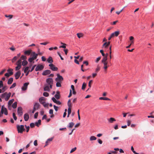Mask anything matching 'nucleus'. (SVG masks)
I'll return each instance as SVG.
<instances>
[{"mask_svg": "<svg viewBox=\"0 0 154 154\" xmlns=\"http://www.w3.org/2000/svg\"><path fill=\"white\" fill-rule=\"evenodd\" d=\"M24 127V125H17V128L18 133L22 134L23 131H25L26 129Z\"/></svg>", "mask_w": 154, "mask_h": 154, "instance_id": "f257e3e1", "label": "nucleus"}, {"mask_svg": "<svg viewBox=\"0 0 154 154\" xmlns=\"http://www.w3.org/2000/svg\"><path fill=\"white\" fill-rule=\"evenodd\" d=\"M57 77L55 79V80L56 82H61V81L63 80V78L62 76L60 75L59 73L57 74Z\"/></svg>", "mask_w": 154, "mask_h": 154, "instance_id": "f03ea898", "label": "nucleus"}, {"mask_svg": "<svg viewBox=\"0 0 154 154\" xmlns=\"http://www.w3.org/2000/svg\"><path fill=\"white\" fill-rule=\"evenodd\" d=\"M48 66L50 67V69L53 71H56L58 70L57 67L55 66L53 64H49Z\"/></svg>", "mask_w": 154, "mask_h": 154, "instance_id": "7ed1b4c3", "label": "nucleus"}, {"mask_svg": "<svg viewBox=\"0 0 154 154\" xmlns=\"http://www.w3.org/2000/svg\"><path fill=\"white\" fill-rule=\"evenodd\" d=\"M17 113L19 116H22L23 112L22 111V108L21 106L18 107L17 108Z\"/></svg>", "mask_w": 154, "mask_h": 154, "instance_id": "20e7f679", "label": "nucleus"}, {"mask_svg": "<svg viewBox=\"0 0 154 154\" xmlns=\"http://www.w3.org/2000/svg\"><path fill=\"white\" fill-rule=\"evenodd\" d=\"M44 68V66L42 65H38L35 68V71H37L42 70Z\"/></svg>", "mask_w": 154, "mask_h": 154, "instance_id": "39448f33", "label": "nucleus"}, {"mask_svg": "<svg viewBox=\"0 0 154 154\" xmlns=\"http://www.w3.org/2000/svg\"><path fill=\"white\" fill-rule=\"evenodd\" d=\"M46 82L48 85L53 84V80L51 78H48L46 79Z\"/></svg>", "mask_w": 154, "mask_h": 154, "instance_id": "423d86ee", "label": "nucleus"}, {"mask_svg": "<svg viewBox=\"0 0 154 154\" xmlns=\"http://www.w3.org/2000/svg\"><path fill=\"white\" fill-rule=\"evenodd\" d=\"M29 84V82H26L24 83L23 86L21 88L22 90L23 91H25L26 90L28 87V86Z\"/></svg>", "mask_w": 154, "mask_h": 154, "instance_id": "0eeeda50", "label": "nucleus"}, {"mask_svg": "<svg viewBox=\"0 0 154 154\" xmlns=\"http://www.w3.org/2000/svg\"><path fill=\"white\" fill-rule=\"evenodd\" d=\"M51 73V71L49 69H47L43 71L42 75L44 76H46L50 74Z\"/></svg>", "mask_w": 154, "mask_h": 154, "instance_id": "6e6552de", "label": "nucleus"}, {"mask_svg": "<svg viewBox=\"0 0 154 154\" xmlns=\"http://www.w3.org/2000/svg\"><path fill=\"white\" fill-rule=\"evenodd\" d=\"M21 73L20 71L17 72L14 74V76L16 79H18L21 75Z\"/></svg>", "mask_w": 154, "mask_h": 154, "instance_id": "1a4fd4ad", "label": "nucleus"}, {"mask_svg": "<svg viewBox=\"0 0 154 154\" xmlns=\"http://www.w3.org/2000/svg\"><path fill=\"white\" fill-rule=\"evenodd\" d=\"M38 55V54H36L35 52H32V54L31 55V56H32V57H31L32 58L33 60H34L37 58Z\"/></svg>", "mask_w": 154, "mask_h": 154, "instance_id": "9d476101", "label": "nucleus"}, {"mask_svg": "<svg viewBox=\"0 0 154 154\" xmlns=\"http://www.w3.org/2000/svg\"><path fill=\"white\" fill-rule=\"evenodd\" d=\"M119 34V31H116L112 33L111 35V36H112V37H113L114 36L117 37L118 36V35Z\"/></svg>", "mask_w": 154, "mask_h": 154, "instance_id": "9b49d317", "label": "nucleus"}, {"mask_svg": "<svg viewBox=\"0 0 154 154\" xmlns=\"http://www.w3.org/2000/svg\"><path fill=\"white\" fill-rule=\"evenodd\" d=\"M47 61L48 63H50V64H52L53 60L52 57L50 56H49L47 59Z\"/></svg>", "mask_w": 154, "mask_h": 154, "instance_id": "f8f14e48", "label": "nucleus"}, {"mask_svg": "<svg viewBox=\"0 0 154 154\" xmlns=\"http://www.w3.org/2000/svg\"><path fill=\"white\" fill-rule=\"evenodd\" d=\"M11 92H9L8 93H7V94L5 97V100L6 101H8L11 97Z\"/></svg>", "mask_w": 154, "mask_h": 154, "instance_id": "ddd939ff", "label": "nucleus"}, {"mask_svg": "<svg viewBox=\"0 0 154 154\" xmlns=\"http://www.w3.org/2000/svg\"><path fill=\"white\" fill-rule=\"evenodd\" d=\"M36 66V65H34L32 67V69L29 70L25 74L26 76H27L29 74V72H32L34 69L35 67Z\"/></svg>", "mask_w": 154, "mask_h": 154, "instance_id": "4468645a", "label": "nucleus"}, {"mask_svg": "<svg viewBox=\"0 0 154 154\" xmlns=\"http://www.w3.org/2000/svg\"><path fill=\"white\" fill-rule=\"evenodd\" d=\"M24 118L25 121H27L29 118V115L28 114L26 113L24 115Z\"/></svg>", "mask_w": 154, "mask_h": 154, "instance_id": "2eb2a0df", "label": "nucleus"}, {"mask_svg": "<svg viewBox=\"0 0 154 154\" xmlns=\"http://www.w3.org/2000/svg\"><path fill=\"white\" fill-rule=\"evenodd\" d=\"M41 119H39L38 121V122H35V125L37 127H39V125H41Z\"/></svg>", "mask_w": 154, "mask_h": 154, "instance_id": "dca6fc26", "label": "nucleus"}, {"mask_svg": "<svg viewBox=\"0 0 154 154\" xmlns=\"http://www.w3.org/2000/svg\"><path fill=\"white\" fill-rule=\"evenodd\" d=\"M45 100V98L44 97H40L39 99V102L41 104L42 103H44Z\"/></svg>", "mask_w": 154, "mask_h": 154, "instance_id": "f3484780", "label": "nucleus"}, {"mask_svg": "<svg viewBox=\"0 0 154 154\" xmlns=\"http://www.w3.org/2000/svg\"><path fill=\"white\" fill-rule=\"evenodd\" d=\"M8 73L11 75L13 74V69L11 68H9L7 70Z\"/></svg>", "mask_w": 154, "mask_h": 154, "instance_id": "a211bd4d", "label": "nucleus"}, {"mask_svg": "<svg viewBox=\"0 0 154 154\" xmlns=\"http://www.w3.org/2000/svg\"><path fill=\"white\" fill-rule=\"evenodd\" d=\"M31 50H27L24 52V54L25 55H29L31 54Z\"/></svg>", "mask_w": 154, "mask_h": 154, "instance_id": "6ab92c4d", "label": "nucleus"}, {"mask_svg": "<svg viewBox=\"0 0 154 154\" xmlns=\"http://www.w3.org/2000/svg\"><path fill=\"white\" fill-rule=\"evenodd\" d=\"M107 120L110 123H112L114 122L115 121H116V119L113 118H110L109 119H107Z\"/></svg>", "mask_w": 154, "mask_h": 154, "instance_id": "aec40b11", "label": "nucleus"}, {"mask_svg": "<svg viewBox=\"0 0 154 154\" xmlns=\"http://www.w3.org/2000/svg\"><path fill=\"white\" fill-rule=\"evenodd\" d=\"M13 81V78L11 77L8 79L7 83L8 85H10L12 83Z\"/></svg>", "mask_w": 154, "mask_h": 154, "instance_id": "412c9836", "label": "nucleus"}, {"mask_svg": "<svg viewBox=\"0 0 154 154\" xmlns=\"http://www.w3.org/2000/svg\"><path fill=\"white\" fill-rule=\"evenodd\" d=\"M74 125V123L73 122H70L69 123L67 126V127L69 128H72Z\"/></svg>", "mask_w": 154, "mask_h": 154, "instance_id": "4be33fe9", "label": "nucleus"}, {"mask_svg": "<svg viewBox=\"0 0 154 154\" xmlns=\"http://www.w3.org/2000/svg\"><path fill=\"white\" fill-rule=\"evenodd\" d=\"M44 90L45 91H49L50 90L48 85H47L44 87Z\"/></svg>", "mask_w": 154, "mask_h": 154, "instance_id": "5701e85b", "label": "nucleus"}, {"mask_svg": "<svg viewBox=\"0 0 154 154\" xmlns=\"http://www.w3.org/2000/svg\"><path fill=\"white\" fill-rule=\"evenodd\" d=\"M17 105V102H14L12 105V107L13 109L16 108Z\"/></svg>", "mask_w": 154, "mask_h": 154, "instance_id": "b1692460", "label": "nucleus"}, {"mask_svg": "<svg viewBox=\"0 0 154 154\" xmlns=\"http://www.w3.org/2000/svg\"><path fill=\"white\" fill-rule=\"evenodd\" d=\"M40 106V105L38 103H35L34 105V106L35 107V109H38Z\"/></svg>", "mask_w": 154, "mask_h": 154, "instance_id": "393cba45", "label": "nucleus"}, {"mask_svg": "<svg viewBox=\"0 0 154 154\" xmlns=\"http://www.w3.org/2000/svg\"><path fill=\"white\" fill-rule=\"evenodd\" d=\"M100 100H110V99L106 97H100L99 98Z\"/></svg>", "mask_w": 154, "mask_h": 154, "instance_id": "a878e982", "label": "nucleus"}, {"mask_svg": "<svg viewBox=\"0 0 154 154\" xmlns=\"http://www.w3.org/2000/svg\"><path fill=\"white\" fill-rule=\"evenodd\" d=\"M17 66L15 67V69L16 71H18L20 69L22 65H17Z\"/></svg>", "mask_w": 154, "mask_h": 154, "instance_id": "bb28decb", "label": "nucleus"}, {"mask_svg": "<svg viewBox=\"0 0 154 154\" xmlns=\"http://www.w3.org/2000/svg\"><path fill=\"white\" fill-rule=\"evenodd\" d=\"M7 94V92H5L4 93L1 94L0 95V97L2 98H5Z\"/></svg>", "mask_w": 154, "mask_h": 154, "instance_id": "cd10ccee", "label": "nucleus"}, {"mask_svg": "<svg viewBox=\"0 0 154 154\" xmlns=\"http://www.w3.org/2000/svg\"><path fill=\"white\" fill-rule=\"evenodd\" d=\"M28 63V62L26 60H23L22 62V65L23 66H25V65H27Z\"/></svg>", "mask_w": 154, "mask_h": 154, "instance_id": "c85d7f7f", "label": "nucleus"}, {"mask_svg": "<svg viewBox=\"0 0 154 154\" xmlns=\"http://www.w3.org/2000/svg\"><path fill=\"white\" fill-rule=\"evenodd\" d=\"M103 59L102 60V62H106V61L107 59V56H103Z\"/></svg>", "mask_w": 154, "mask_h": 154, "instance_id": "c756f323", "label": "nucleus"}, {"mask_svg": "<svg viewBox=\"0 0 154 154\" xmlns=\"http://www.w3.org/2000/svg\"><path fill=\"white\" fill-rule=\"evenodd\" d=\"M8 89V87L6 86H3L2 88V93L4 92Z\"/></svg>", "mask_w": 154, "mask_h": 154, "instance_id": "7c9ffc66", "label": "nucleus"}, {"mask_svg": "<svg viewBox=\"0 0 154 154\" xmlns=\"http://www.w3.org/2000/svg\"><path fill=\"white\" fill-rule=\"evenodd\" d=\"M86 83H85V82H83L82 84V89L83 90H85V89L86 88Z\"/></svg>", "mask_w": 154, "mask_h": 154, "instance_id": "2f4dec72", "label": "nucleus"}, {"mask_svg": "<svg viewBox=\"0 0 154 154\" xmlns=\"http://www.w3.org/2000/svg\"><path fill=\"white\" fill-rule=\"evenodd\" d=\"M26 56L23 55H21L20 58V59H21V60H26Z\"/></svg>", "mask_w": 154, "mask_h": 154, "instance_id": "473e14b6", "label": "nucleus"}, {"mask_svg": "<svg viewBox=\"0 0 154 154\" xmlns=\"http://www.w3.org/2000/svg\"><path fill=\"white\" fill-rule=\"evenodd\" d=\"M97 138L94 136H91L90 139V140L91 141L95 140H96Z\"/></svg>", "mask_w": 154, "mask_h": 154, "instance_id": "72a5a7b5", "label": "nucleus"}, {"mask_svg": "<svg viewBox=\"0 0 154 154\" xmlns=\"http://www.w3.org/2000/svg\"><path fill=\"white\" fill-rule=\"evenodd\" d=\"M57 83L56 84V86L57 87H60L61 86V82H57Z\"/></svg>", "mask_w": 154, "mask_h": 154, "instance_id": "f704fd0d", "label": "nucleus"}, {"mask_svg": "<svg viewBox=\"0 0 154 154\" xmlns=\"http://www.w3.org/2000/svg\"><path fill=\"white\" fill-rule=\"evenodd\" d=\"M14 101V99H12L11 100H10L8 102V104L9 105H11V104Z\"/></svg>", "mask_w": 154, "mask_h": 154, "instance_id": "c9c22d12", "label": "nucleus"}, {"mask_svg": "<svg viewBox=\"0 0 154 154\" xmlns=\"http://www.w3.org/2000/svg\"><path fill=\"white\" fill-rule=\"evenodd\" d=\"M71 113V109H70L69 108H68V114L67 116V117H69L70 114Z\"/></svg>", "mask_w": 154, "mask_h": 154, "instance_id": "e433bc0d", "label": "nucleus"}, {"mask_svg": "<svg viewBox=\"0 0 154 154\" xmlns=\"http://www.w3.org/2000/svg\"><path fill=\"white\" fill-rule=\"evenodd\" d=\"M61 44H63V45H61V46H60V47H59V48H66V44H64L62 42L61 43Z\"/></svg>", "mask_w": 154, "mask_h": 154, "instance_id": "4c0bfd02", "label": "nucleus"}, {"mask_svg": "<svg viewBox=\"0 0 154 154\" xmlns=\"http://www.w3.org/2000/svg\"><path fill=\"white\" fill-rule=\"evenodd\" d=\"M16 85V82L13 83L11 86L10 87V89H11L15 87Z\"/></svg>", "mask_w": 154, "mask_h": 154, "instance_id": "58836bf2", "label": "nucleus"}, {"mask_svg": "<svg viewBox=\"0 0 154 154\" xmlns=\"http://www.w3.org/2000/svg\"><path fill=\"white\" fill-rule=\"evenodd\" d=\"M4 113L5 115L7 116L8 114L7 110L6 108H4Z\"/></svg>", "mask_w": 154, "mask_h": 154, "instance_id": "ea45409f", "label": "nucleus"}, {"mask_svg": "<svg viewBox=\"0 0 154 154\" xmlns=\"http://www.w3.org/2000/svg\"><path fill=\"white\" fill-rule=\"evenodd\" d=\"M24 126L26 128V132H28L29 130V126H27L26 125H24Z\"/></svg>", "mask_w": 154, "mask_h": 154, "instance_id": "a19ab883", "label": "nucleus"}, {"mask_svg": "<svg viewBox=\"0 0 154 154\" xmlns=\"http://www.w3.org/2000/svg\"><path fill=\"white\" fill-rule=\"evenodd\" d=\"M21 60L20 59L17 61L16 64L18 65H22L21 64Z\"/></svg>", "mask_w": 154, "mask_h": 154, "instance_id": "79ce46f5", "label": "nucleus"}, {"mask_svg": "<svg viewBox=\"0 0 154 154\" xmlns=\"http://www.w3.org/2000/svg\"><path fill=\"white\" fill-rule=\"evenodd\" d=\"M43 95L45 97H48L49 95L48 93L47 92H44L43 93Z\"/></svg>", "mask_w": 154, "mask_h": 154, "instance_id": "37998d69", "label": "nucleus"}, {"mask_svg": "<svg viewBox=\"0 0 154 154\" xmlns=\"http://www.w3.org/2000/svg\"><path fill=\"white\" fill-rule=\"evenodd\" d=\"M18 58L17 57V56H14L12 60V62L13 63L14 61H15Z\"/></svg>", "mask_w": 154, "mask_h": 154, "instance_id": "c03bdc74", "label": "nucleus"}, {"mask_svg": "<svg viewBox=\"0 0 154 154\" xmlns=\"http://www.w3.org/2000/svg\"><path fill=\"white\" fill-rule=\"evenodd\" d=\"M12 115L15 121L17 119V117L16 116L15 113L14 112L13 113Z\"/></svg>", "mask_w": 154, "mask_h": 154, "instance_id": "a18cd8bd", "label": "nucleus"}, {"mask_svg": "<svg viewBox=\"0 0 154 154\" xmlns=\"http://www.w3.org/2000/svg\"><path fill=\"white\" fill-rule=\"evenodd\" d=\"M57 54L60 57L61 60H64L63 58L61 56V55L60 54V52H57Z\"/></svg>", "mask_w": 154, "mask_h": 154, "instance_id": "49530a36", "label": "nucleus"}, {"mask_svg": "<svg viewBox=\"0 0 154 154\" xmlns=\"http://www.w3.org/2000/svg\"><path fill=\"white\" fill-rule=\"evenodd\" d=\"M53 106H54V110H55V111L56 112L58 110L59 107L58 106H55V105H54Z\"/></svg>", "mask_w": 154, "mask_h": 154, "instance_id": "de8ad7c7", "label": "nucleus"}, {"mask_svg": "<svg viewBox=\"0 0 154 154\" xmlns=\"http://www.w3.org/2000/svg\"><path fill=\"white\" fill-rule=\"evenodd\" d=\"M54 97L57 99L58 100L60 98V95L56 94L54 95Z\"/></svg>", "mask_w": 154, "mask_h": 154, "instance_id": "09e8293b", "label": "nucleus"}, {"mask_svg": "<svg viewBox=\"0 0 154 154\" xmlns=\"http://www.w3.org/2000/svg\"><path fill=\"white\" fill-rule=\"evenodd\" d=\"M77 35L78 38H80L82 36V35L81 33H78L77 34Z\"/></svg>", "mask_w": 154, "mask_h": 154, "instance_id": "8fccbe9b", "label": "nucleus"}, {"mask_svg": "<svg viewBox=\"0 0 154 154\" xmlns=\"http://www.w3.org/2000/svg\"><path fill=\"white\" fill-rule=\"evenodd\" d=\"M35 125L34 123L32 122L30 123V126L31 128H33L35 127Z\"/></svg>", "mask_w": 154, "mask_h": 154, "instance_id": "3c124183", "label": "nucleus"}, {"mask_svg": "<svg viewBox=\"0 0 154 154\" xmlns=\"http://www.w3.org/2000/svg\"><path fill=\"white\" fill-rule=\"evenodd\" d=\"M29 67L28 66H27L24 69V73H26L29 70Z\"/></svg>", "mask_w": 154, "mask_h": 154, "instance_id": "603ef678", "label": "nucleus"}, {"mask_svg": "<svg viewBox=\"0 0 154 154\" xmlns=\"http://www.w3.org/2000/svg\"><path fill=\"white\" fill-rule=\"evenodd\" d=\"M77 149V148L76 147H75L73 148H72L70 151V153H71L75 151Z\"/></svg>", "mask_w": 154, "mask_h": 154, "instance_id": "864d4df0", "label": "nucleus"}, {"mask_svg": "<svg viewBox=\"0 0 154 154\" xmlns=\"http://www.w3.org/2000/svg\"><path fill=\"white\" fill-rule=\"evenodd\" d=\"M38 112H37L36 113H35L34 115V118L35 119H37L38 116Z\"/></svg>", "mask_w": 154, "mask_h": 154, "instance_id": "5fc2aeb1", "label": "nucleus"}, {"mask_svg": "<svg viewBox=\"0 0 154 154\" xmlns=\"http://www.w3.org/2000/svg\"><path fill=\"white\" fill-rule=\"evenodd\" d=\"M101 56H100V57H97L95 60V62L96 63H97L100 60V59H101Z\"/></svg>", "mask_w": 154, "mask_h": 154, "instance_id": "6e6d98bb", "label": "nucleus"}, {"mask_svg": "<svg viewBox=\"0 0 154 154\" xmlns=\"http://www.w3.org/2000/svg\"><path fill=\"white\" fill-rule=\"evenodd\" d=\"M48 104L46 103L45 102H44V103H42L41 104H42L45 107H48Z\"/></svg>", "mask_w": 154, "mask_h": 154, "instance_id": "4d7b16f0", "label": "nucleus"}, {"mask_svg": "<svg viewBox=\"0 0 154 154\" xmlns=\"http://www.w3.org/2000/svg\"><path fill=\"white\" fill-rule=\"evenodd\" d=\"M100 52L101 54L103 56H105V54L103 52V50H100Z\"/></svg>", "mask_w": 154, "mask_h": 154, "instance_id": "13d9d810", "label": "nucleus"}, {"mask_svg": "<svg viewBox=\"0 0 154 154\" xmlns=\"http://www.w3.org/2000/svg\"><path fill=\"white\" fill-rule=\"evenodd\" d=\"M48 43H49L48 42H45L41 43H40V44L41 45H45Z\"/></svg>", "mask_w": 154, "mask_h": 154, "instance_id": "bf43d9fd", "label": "nucleus"}, {"mask_svg": "<svg viewBox=\"0 0 154 154\" xmlns=\"http://www.w3.org/2000/svg\"><path fill=\"white\" fill-rule=\"evenodd\" d=\"M93 82V80H90L89 82H88V86L89 87V88H91V83H92V82Z\"/></svg>", "mask_w": 154, "mask_h": 154, "instance_id": "052dcab7", "label": "nucleus"}, {"mask_svg": "<svg viewBox=\"0 0 154 154\" xmlns=\"http://www.w3.org/2000/svg\"><path fill=\"white\" fill-rule=\"evenodd\" d=\"M5 17H9V18L10 19H11L12 18V15H5Z\"/></svg>", "mask_w": 154, "mask_h": 154, "instance_id": "680f3d73", "label": "nucleus"}, {"mask_svg": "<svg viewBox=\"0 0 154 154\" xmlns=\"http://www.w3.org/2000/svg\"><path fill=\"white\" fill-rule=\"evenodd\" d=\"M33 60L31 57L29 58L28 59V61L30 63L32 62Z\"/></svg>", "mask_w": 154, "mask_h": 154, "instance_id": "e2e57ef3", "label": "nucleus"}, {"mask_svg": "<svg viewBox=\"0 0 154 154\" xmlns=\"http://www.w3.org/2000/svg\"><path fill=\"white\" fill-rule=\"evenodd\" d=\"M34 145L35 146H36L38 145L37 141L36 140H35L34 142Z\"/></svg>", "mask_w": 154, "mask_h": 154, "instance_id": "0e129e2a", "label": "nucleus"}, {"mask_svg": "<svg viewBox=\"0 0 154 154\" xmlns=\"http://www.w3.org/2000/svg\"><path fill=\"white\" fill-rule=\"evenodd\" d=\"M49 113L50 114H53V110L52 109H50L49 110Z\"/></svg>", "mask_w": 154, "mask_h": 154, "instance_id": "69168bd1", "label": "nucleus"}, {"mask_svg": "<svg viewBox=\"0 0 154 154\" xmlns=\"http://www.w3.org/2000/svg\"><path fill=\"white\" fill-rule=\"evenodd\" d=\"M83 64H85L86 66H88V62L87 61H84L83 62Z\"/></svg>", "mask_w": 154, "mask_h": 154, "instance_id": "338daca9", "label": "nucleus"}, {"mask_svg": "<svg viewBox=\"0 0 154 154\" xmlns=\"http://www.w3.org/2000/svg\"><path fill=\"white\" fill-rule=\"evenodd\" d=\"M51 99H52V100L55 103H56V102L57 101V100H56V99L55 98H54V97H52Z\"/></svg>", "mask_w": 154, "mask_h": 154, "instance_id": "774afa93", "label": "nucleus"}]
</instances>
